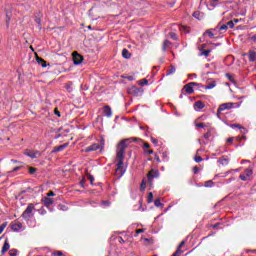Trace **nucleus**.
I'll use <instances>...</instances> for the list:
<instances>
[{
    "instance_id": "1",
    "label": "nucleus",
    "mask_w": 256,
    "mask_h": 256,
    "mask_svg": "<svg viewBox=\"0 0 256 256\" xmlns=\"http://www.w3.org/2000/svg\"><path fill=\"white\" fill-rule=\"evenodd\" d=\"M135 141V138H127L122 140L117 145L116 150V175H119V177H123L125 175V171H127V167L125 166V150L129 147L130 143H133Z\"/></svg>"
},
{
    "instance_id": "2",
    "label": "nucleus",
    "mask_w": 256,
    "mask_h": 256,
    "mask_svg": "<svg viewBox=\"0 0 256 256\" xmlns=\"http://www.w3.org/2000/svg\"><path fill=\"white\" fill-rule=\"evenodd\" d=\"M21 217L23 218L24 221L29 223L31 219L35 217V204L33 203L28 204L27 208L22 213Z\"/></svg>"
},
{
    "instance_id": "3",
    "label": "nucleus",
    "mask_w": 256,
    "mask_h": 256,
    "mask_svg": "<svg viewBox=\"0 0 256 256\" xmlns=\"http://www.w3.org/2000/svg\"><path fill=\"white\" fill-rule=\"evenodd\" d=\"M159 177V170L151 169L147 174V181L150 187H153V179H158Z\"/></svg>"
},
{
    "instance_id": "4",
    "label": "nucleus",
    "mask_w": 256,
    "mask_h": 256,
    "mask_svg": "<svg viewBox=\"0 0 256 256\" xmlns=\"http://www.w3.org/2000/svg\"><path fill=\"white\" fill-rule=\"evenodd\" d=\"M253 176V168L249 167L244 171V174L240 175L241 181H251V177Z\"/></svg>"
},
{
    "instance_id": "5",
    "label": "nucleus",
    "mask_w": 256,
    "mask_h": 256,
    "mask_svg": "<svg viewBox=\"0 0 256 256\" xmlns=\"http://www.w3.org/2000/svg\"><path fill=\"white\" fill-rule=\"evenodd\" d=\"M11 229L15 233H21V231H25V227L23 226V223H21V222H14L11 225Z\"/></svg>"
},
{
    "instance_id": "6",
    "label": "nucleus",
    "mask_w": 256,
    "mask_h": 256,
    "mask_svg": "<svg viewBox=\"0 0 256 256\" xmlns=\"http://www.w3.org/2000/svg\"><path fill=\"white\" fill-rule=\"evenodd\" d=\"M72 59L74 61V65H81V63H83V56H81L78 52L72 53Z\"/></svg>"
},
{
    "instance_id": "7",
    "label": "nucleus",
    "mask_w": 256,
    "mask_h": 256,
    "mask_svg": "<svg viewBox=\"0 0 256 256\" xmlns=\"http://www.w3.org/2000/svg\"><path fill=\"white\" fill-rule=\"evenodd\" d=\"M235 105V103H224L221 104L218 108V113H221L223 111H227L229 109H233V106Z\"/></svg>"
},
{
    "instance_id": "8",
    "label": "nucleus",
    "mask_w": 256,
    "mask_h": 256,
    "mask_svg": "<svg viewBox=\"0 0 256 256\" xmlns=\"http://www.w3.org/2000/svg\"><path fill=\"white\" fill-rule=\"evenodd\" d=\"M98 149H101V145L99 143H94L88 147L85 148V153H91V151H97Z\"/></svg>"
},
{
    "instance_id": "9",
    "label": "nucleus",
    "mask_w": 256,
    "mask_h": 256,
    "mask_svg": "<svg viewBox=\"0 0 256 256\" xmlns=\"http://www.w3.org/2000/svg\"><path fill=\"white\" fill-rule=\"evenodd\" d=\"M9 249H11V245L9 244V239L6 238L1 250L2 255H5Z\"/></svg>"
},
{
    "instance_id": "10",
    "label": "nucleus",
    "mask_w": 256,
    "mask_h": 256,
    "mask_svg": "<svg viewBox=\"0 0 256 256\" xmlns=\"http://www.w3.org/2000/svg\"><path fill=\"white\" fill-rule=\"evenodd\" d=\"M183 91L188 93V95L195 93V89L193 88V85L191 83L186 84L183 88Z\"/></svg>"
},
{
    "instance_id": "11",
    "label": "nucleus",
    "mask_w": 256,
    "mask_h": 256,
    "mask_svg": "<svg viewBox=\"0 0 256 256\" xmlns=\"http://www.w3.org/2000/svg\"><path fill=\"white\" fill-rule=\"evenodd\" d=\"M205 108V104H203L202 101H197L194 103V109L195 111H201V109Z\"/></svg>"
},
{
    "instance_id": "12",
    "label": "nucleus",
    "mask_w": 256,
    "mask_h": 256,
    "mask_svg": "<svg viewBox=\"0 0 256 256\" xmlns=\"http://www.w3.org/2000/svg\"><path fill=\"white\" fill-rule=\"evenodd\" d=\"M183 245H185V241H182V242L179 244V246H178L176 252H175L172 256H179V255L183 254V252L181 251V249L183 248Z\"/></svg>"
},
{
    "instance_id": "13",
    "label": "nucleus",
    "mask_w": 256,
    "mask_h": 256,
    "mask_svg": "<svg viewBox=\"0 0 256 256\" xmlns=\"http://www.w3.org/2000/svg\"><path fill=\"white\" fill-rule=\"evenodd\" d=\"M103 111H104V115H105L106 117H111V116L113 115V112H112V110H111V107H109V106H105V107L103 108Z\"/></svg>"
},
{
    "instance_id": "14",
    "label": "nucleus",
    "mask_w": 256,
    "mask_h": 256,
    "mask_svg": "<svg viewBox=\"0 0 256 256\" xmlns=\"http://www.w3.org/2000/svg\"><path fill=\"white\" fill-rule=\"evenodd\" d=\"M25 155H27V157H30L31 159H37V156L39 155V152H32V151H27L25 152Z\"/></svg>"
},
{
    "instance_id": "15",
    "label": "nucleus",
    "mask_w": 256,
    "mask_h": 256,
    "mask_svg": "<svg viewBox=\"0 0 256 256\" xmlns=\"http://www.w3.org/2000/svg\"><path fill=\"white\" fill-rule=\"evenodd\" d=\"M248 59L250 62L255 61L256 59V52L254 50H249L248 52Z\"/></svg>"
},
{
    "instance_id": "16",
    "label": "nucleus",
    "mask_w": 256,
    "mask_h": 256,
    "mask_svg": "<svg viewBox=\"0 0 256 256\" xmlns=\"http://www.w3.org/2000/svg\"><path fill=\"white\" fill-rule=\"evenodd\" d=\"M67 147H69V144H62L54 149V153H59V151H63V149H67Z\"/></svg>"
},
{
    "instance_id": "17",
    "label": "nucleus",
    "mask_w": 256,
    "mask_h": 256,
    "mask_svg": "<svg viewBox=\"0 0 256 256\" xmlns=\"http://www.w3.org/2000/svg\"><path fill=\"white\" fill-rule=\"evenodd\" d=\"M122 57L124 59H131V53H129V50H127L126 48H124L122 50Z\"/></svg>"
},
{
    "instance_id": "18",
    "label": "nucleus",
    "mask_w": 256,
    "mask_h": 256,
    "mask_svg": "<svg viewBox=\"0 0 256 256\" xmlns=\"http://www.w3.org/2000/svg\"><path fill=\"white\" fill-rule=\"evenodd\" d=\"M171 47V42L169 40H165L162 45V51H167Z\"/></svg>"
},
{
    "instance_id": "19",
    "label": "nucleus",
    "mask_w": 256,
    "mask_h": 256,
    "mask_svg": "<svg viewBox=\"0 0 256 256\" xmlns=\"http://www.w3.org/2000/svg\"><path fill=\"white\" fill-rule=\"evenodd\" d=\"M218 163H220V165H229V158L222 157L218 159Z\"/></svg>"
},
{
    "instance_id": "20",
    "label": "nucleus",
    "mask_w": 256,
    "mask_h": 256,
    "mask_svg": "<svg viewBox=\"0 0 256 256\" xmlns=\"http://www.w3.org/2000/svg\"><path fill=\"white\" fill-rule=\"evenodd\" d=\"M44 205L45 207H50V205H53V199L49 197L44 198Z\"/></svg>"
},
{
    "instance_id": "21",
    "label": "nucleus",
    "mask_w": 256,
    "mask_h": 256,
    "mask_svg": "<svg viewBox=\"0 0 256 256\" xmlns=\"http://www.w3.org/2000/svg\"><path fill=\"white\" fill-rule=\"evenodd\" d=\"M147 189V178H143L142 183L140 185V191H145Z\"/></svg>"
},
{
    "instance_id": "22",
    "label": "nucleus",
    "mask_w": 256,
    "mask_h": 256,
    "mask_svg": "<svg viewBox=\"0 0 256 256\" xmlns=\"http://www.w3.org/2000/svg\"><path fill=\"white\" fill-rule=\"evenodd\" d=\"M36 61L39 65H41V67H47V62L43 60V58H36Z\"/></svg>"
},
{
    "instance_id": "23",
    "label": "nucleus",
    "mask_w": 256,
    "mask_h": 256,
    "mask_svg": "<svg viewBox=\"0 0 256 256\" xmlns=\"http://www.w3.org/2000/svg\"><path fill=\"white\" fill-rule=\"evenodd\" d=\"M203 89H215V87H217V83L215 81H213L212 83L206 85V86H202Z\"/></svg>"
},
{
    "instance_id": "24",
    "label": "nucleus",
    "mask_w": 256,
    "mask_h": 256,
    "mask_svg": "<svg viewBox=\"0 0 256 256\" xmlns=\"http://www.w3.org/2000/svg\"><path fill=\"white\" fill-rule=\"evenodd\" d=\"M193 17H194L195 19L201 20V19H203V13H201V12H199V11H196V12L193 13Z\"/></svg>"
},
{
    "instance_id": "25",
    "label": "nucleus",
    "mask_w": 256,
    "mask_h": 256,
    "mask_svg": "<svg viewBox=\"0 0 256 256\" xmlns=\"http://www.w3.org/2000/svg\"><path fill=\"white\" fill-rule=\"evenodd\" d=\"M176 71V68L172 66L169 70L166 72V76L169 77V75H173Z\"/></svg>"
},
{
    "instance_id": "26",
    "label": "nucleus",
    "mask_w": 256,
    "mask_h": 256,
    "mask_svg": "<svg viewBox=\"0 0 256 256\" xmlns=\"http://www.w3.org/2000/svg\"><path fill=\"white\" fill-rule=\"evenodd\" d=\"M218 31H227L229 28L227 26V24H223L221 26L217 27Z\"/></svg>"
},
{
    "instance_id": "27",
    "label": "nucleus",
    "mask_w": 256,
    "mask_h": 256,
    "mask_svg": "<svg viewBox=\"0 0 256 256\" xmlns=\"http://www.w3.org/2000/svg\"><path fill=\"white\" fill-rule=\"evenodd\" d=\"M139 85H141V87H145V85H149V80L142 79L139 81Z\"/></svg>"
},
{
    "instance_id": "28",
    "label": "nucleus",
    "mask_w": 256,
    "mask_h": 256,
    "mask_svg": "<svg viewBox=\"0 0 256 256\" xmlns=\"http://www.w3.org/2000/svg\"><path fill=\"white\" fill-rule=\"evenodd\" d=\"M214 185L213 180H208L205 182L204 187H213Z\"/></svg>"
},
{
    "instance_id": "29",
    "label": "nucleus",
    "mask_w": 256,
    "mask_h": 256,
    "mask_svg": "<svg viewBox=\"0 0 256 256\" xmlns=\"http://www.w3.org/2000/svg\"><path fill=\"white\" fill-rule=\"evenodd\" d=\"M211 131H212V129H209V130L204 134V139H207V140L211 139Z\"/></svg>"
},
{
    "instance_id": "30",
    "label": "nucleus",
    "mask_w": 256,
    "mask_h": 256,
    "mask_svg": "<svg viewBox=\"0 0 256 256\" xmlns=\"http://www.w3.org/2000/svg\"><path fill=\"white\" fill-rule=\"evenodd\" d=\"M180 31L182 33H189V27H187V26H180Z\"/></svg>"
},
{
    "instance_id": "31",
    "label": "nucleus",
    "mask_w": 256,
    "mask_h": 256,
    "mask_svg": "<svg viewBox=\"0 0 256 256\" xmlns=\"http://www.w3.org/2000/svg\"><path fill=\"white\" fill-rule=\"evenodd\" d=\"M219 0H210V7H212L214 9V7H217V5H219L217 2Z\"/></svg>"
},
{
    "instance_id": "32",
    "label": "nucleus",
    "mask_w": 256,
    "mask_h": 256,
    "mask_svg": "<svg viewBox=\"0 0 256 256\" xmlns=\"http://www.w3.org/2000/svg\"><path fill=\"white\" fill-rule=\"evenodd\" d=\"M154 205H155V207H163V203H161L160 199H156L154 201Z\"/></svg>"
},
{
    "instance_id": "33",
    "label": "nucleus",
    "mask_w": 256,
    "mask_h": 256,
    "mask_svg": "<svg viewBox=\"0 0 256 256\" xmlns=\"http://www.w3.org/2000/svg\"><path fill=\"white\" fill-rule=\"evenodd\" d=\"M18 253H19V251H17V249H11L9 251V255L10 256H17Z\"/></svg>"
},
{
    "instance_id": "34",
    "label": "nucleus",
    "mask_w": 256,
    "mask_h": 256,
    "mask_svg": "<svg viewBox=\"0 0 256 256\" xmlns=\"http://www.w3.org/2000/svg\"><path fill=\"white\" fill-rule=\"evenodd\" d=\"M7 227V222H4L0 225V235L5 231V228Z\"/></svg>"
},
{
    "instance_id": "35",
    "label": "nucleus",
    "mask_w": 256,
    "mask_h": 256,
    "mask_svg": "<svg viewBox=\"0 0 256 256\" xmlns=\"http://www.w3.org/2000/svg\"><path fill=\"white\" fill-rule=\"evenodd\" d=\"M147 203H153V192H150V193L148 194Z\"/></svg>"
},
{
    "instance_id": "36",
    "label": "nucleus",
    "mask_w": 256,
    "mask_h": 256,
    "mask_svg": "<svg viewBox=\"0 0 256 256\" xmlns=\"http://www.w3.org/2000/svg\"><path fill=\"white\" fill-rule=\"evenodd\" d=\"M209 53H211L210 49L202 51L201 55H203L204 57H209Z\"/></svg>"
},
{
    "instance_id": "37",
    "label": "nucleus",
    "mask_w": 256,
    "mask_h": 256,
    "mask_svg": "<svg viewBox=\"0 0 256 256\" xmlns=\"http://www.w3.org/2000/svg\"><path fill=\"white\" fill-rule=\"evenodd\" d=\"M226 25H227V27H228L229 29H233V27H235V23H233V20L227 22Z\"/></svg>"
},
{
    "instance_id": "38",
    "label": "nucleus",
    "mask_w": 256,
    "mask_h": 256,
    "mask_svg": "<svg viewBox=\"0 0 256 256\" xmlns=\"http://www.w3.org/2000/svg\"><path fill=\"white\" fill-rule=\"evenodd\" d=\"M35 21H36V23H37V25H38V28L39 29H43V27L41 26V18H35Z\"/></svg>"
},
{
    "instance_id": "39",
    "label": "nucleus",
    "mask_w": 256,
    "mask_h": 256,
    "mask_svg": "<svg viewBox=\"0 0 256 256\" xmlns=\"http://www.w3.org/2000/svg\"><path fill=\"white\" fill-rule=\"evenodd\" d=\"M205 35H208V37H214L215 36V34L213 33V31H211V30H207L206 32H205Z\"/></svg>"
},
{
    "instance_id": "40",
    "label": "nucleus",
    "mask_w": 256,
    "mask_h": 256,
    "mask_svg": "<svg viewBox=\"0 0 256 256\" xmlns=\"http://www.w3.org/2000/svg\"><path fill=\"white\" fill-rule=\"evenodd\" d=\"M20 169H23V166H16L10 173H15L17 171H20Z\"/></svg>"
},
{
    "instance_id": "41",
    "label": "nucleus",
    "mask_w": 256,
    "mask_h": 256,
    "mask_svg": "<svg viewBox=\"0 0 256 256\" xmlns=\"http://www.w3.org/2000/svg\"><path fill=\"white\" fill-rule=\"evenodd\" d=\"M52 256H63V252H61V251H54L52 253Z\"/></svg>"
},
{
    "instance_id": "42",
    "label": "nucleus",
    "mask_w": 256,
    "mask_h": 256,
    "mask_svg": "<svg viewBox=\"0 0 256 256\" xmlns=\"http://www.w3.org/2000/svg\"><path fill=\"white\" fill-rule=\"evenodd\" d=\"M194 160L196 163H201V161H203V158L201 156H196Z\"/></svg>"
},
{
    "instance_id": "43",
    "label": "nucleus",
    "mask_w": 256,
    "mask_h": 256,
    "mask_svg": "<svg viewBox=\"0 0 256 256\" xmlns=\"http://www.w3.org/2000/svg\"><path fill=\"white\" fill-rule=\"evenodd\" d=\"M230 127L232 128V129H243V127H241V126H239L238 124H231L230 125Z\"/></svg>"
},
{
    "instance_id": "44",
    "label": "nucleus",
    "mask_w": 256,
    "mask_h": 256,
    "mask_svg": "<svg viewBox=\"0 0 256 256\" xmlns=\"http://www.w3.org/2000/svg\"><path fill=\"white\" fill-rule=\"evenodd\" d=\"M190 85H192V87H203V85H201L197 82H190Z\"/></svg>"
},
{
    "instance_id": "45",
    "label": "nucleus",
    "mask_w": 256,
    "mask_h": 256,
    "mask_svg": "<svg viewBox=\"0 0 256 256\" xmlns=\"http://www.w3.org/2000/svg\"><path fill=\"white\" fill-rule=\"evenodd\" d=\"M196 127H198L199 129H205V124L204 123H198V124H196Z\"/></svg>"
},
{
    "instance_id": "46",
    "label": "nucleus",
    "mask_w": 256,
    "mask_h": 256,
    "mask_svg": "<svg viewBox=\"0 0 256 256\" xmlns=\"http://www.w3.org/2000/svg\"><path fill=\"white\" fill-rule=\"evenodd\" d=\"M36 171H37V169L34 168V167H30V168H29V173H30V175H33V173H35Z\"/></svg>"
},
{
    "instance_id": "47",
    "label": "nucleus",
    "mask_w": 256,
    "mask_h": 256,
    "mask_svg": "<svg viewBox=\"0 0 256 256\" xmlns=\"http://www.w3.org/2000/svg\"><path fill=\"white\" fill-rule=\"evenodd\" d=\"M88 179H89L91 185H93V181H95V177H93V175H89Z\"/></svg>"
},
{
    "instance_id": "48",
    "label": "nucleus",
    "mask_w": 256,
    "mask_h": 256,
    "mask_svg": "<svg viewBox=\"0 0 256 256\" xmlns=\"http://www.w3.org/2000/svg\"><path fill=\"white\" fill-rule=\"evenodd\" d=\"M226 77H227V79H229V81H231L232 83L235 81V80L233 79V76H232L231 74H226Z\"/></svg>"
},
{
    "instance_id": "49",
    "label": "nucleus",
    "mask_w": 256,
    "mask_h": 256,
    "mask_svg": "<svg viewBox=\"0 0 256 256\" xmlns=\"http://www.w3.org/2000/svg\"><path fill=\"white\" fill-rule=\"evenodd\" d=\"M151 142L153 143V145L157 146L159 141L155 138H151Z\"/></svg>"
},
{
    "instance_id": "50",
    "label": "nucleus",
    "mask_w": 256,
    "mask_h": 256,
    "mask_svg": "<svg viewBox=\"0 0 256 256\" xmlns=\"http://www.w3.org/2000/svg\"><path fill=\"white\" fill-rule=\"evenodd\" d=\"M193 173H194L195 175H197V173H199V167L195 166V167L193 168Z\"/></svg>"
},
{
    "instance_id": "51",
    "label": "nucleus",
    "mask_w": 256,
    "mask_h": 256,
    "mask_svg": "<svg viewBox=\"0 0 256 256\" xmlns=\"http://www.w3.org/2000/svg\"><path fill=\"white\" fill-rule=\"evenodd\" d=\"M144 232H145L144 229H138V230H136V235H135V237H137V235H139V233H144Z\"/></svg>"
},
{
    "instance_id": "52",
    "label": "nucleus",
    "mask_w": 256,
    "mask_h": 256,
    "mask_svg": "<svg viewBox=\"0 0 256 256\" xmlns=\"http://www.w3.org/2000/svg\"><path fill=\"white\" fill-rule=\"evenodd\" d=\"M47 196L48 197H55V192L50 191V192H48Z\"/></svg>"
},
{
    "instance_id": "53",
    "label": "nucleus",
    "mask_w": 256,
    "mask_h": 256,
    "mask_svg": "<svg viewBox=\"0 0 256 256\" xmlns=\"http://www.w3.org/2000/svg\"><path fill=\"white\" fill-rule=\"evenodd\" d=\"M145 153H147L148 155H153V150H145Z\"/></svg>"
},
{
    "instance_id": "54",
    "label": "nucleus",
    "mask_w": 256,
    "mask_h": 256,
    "mask_svg": "<svg viewBox=\"0 0 256 256\" xmlns=\"http://www.w3.org/2000/svg\"><path fill=\"white\" fill-rule=\"evenodd\" d=\"M233 137H230V138H228L226 141H227V143H233Z\"/></svg>"
},
{
    "instance_id": "55",
    "label": "nucleus",
    "mask_w": 256,
    "mask_h": 256,
    "mask_svg": "<svg viewBox=\"0 0 256 256\" xmlns=\"http://www.w3.org/2000/svg\"><path fill=\"white\" fill-rule=\"evenodd\" d=\"M80 186L83 188L85 187V180L80 181Z\"/></svg>"
},
{
    "instance_id": "56",
    "label": "nucleus",
    "mask_w": 256,
    "mask_h": 256,
    "mask_svg": "<svg viewBox=\"0 0 256 256\" xmlns=\"http://www.w3.org/2000/svg\"><path fill=\"white\" fill-rule=\"evenodd\" d=\"M144 148H145V149H149V144H148V143H145V144H144Z\"/></svg>"
},
{
    "instance_id": "57",
    "label": "nucleus",
    "mask_w": 256,
    "mask_h": 256,
    "mask_svg": "<svg viewBox=\"0 0 256 256\" xmlns=\"http://www.w3.org/2000/svg\"><path fill=\"white\" fill-rule=\"evenodd\" d=\"M190 77H193L194 79H197V74H191Z\"/></svg>"
},
{
    "instance_id": "58",
    "label": "nucleus",
    "mask_w": 256,
    "mask_h": 256,
    "mask_svg": "<svg viewBox=\"0 0 256 256\" xmlns=\"http://www.w3.org/2000/svg\"><path fill=\"white\" fill-rule=\"evenodd\" d=\"M233 21V23L235 24V23H239V19H234V20H232Z\"/></svg>"
},
{
    "instance_id": "59",
    "label": "nucleus",
    "mask_w": 256,
    "mask_h": 256,
    "mask_svg": "<svg viewBox=\"0 0 256 256\" xmlns=\"http://www.w3.org/2000/svg\"><path fill=\"white\" fill-rule=\"evenodd\" d=\"M171 38H172V39H177V36H176L175 34H172V35H171Z\"/></svg>"
},
{
    "instance_id": "60",
    "label": "nucleus",
    "mask_w": 256,
    "mask_h": 256,
    "mask_svg": "<svg viewBox=\"0 0 256 256\" xmlns=\"http://www.w3.org/2000/svg\"><path fill=\"white\" fill-rule=\"evenodd\" d=\"M247 162H248V160H242L241 165H243L244 163H247Z\"/></svg>"
},
{
    "instance_id": "61",
    "label": "nucleus",
    "mask_w": 256,
    "mask_h": 256,
    "mask_svg": "<svg viewBox=\"0 0 256 256\" xmlns=\"http://www.w3.org/2000/svg\"><path fill=\"white\" fill-rule=\"evenodd\" d=\"M11 161H12V163H21V162H19L17 160H11Z\"/></svg>"
},
{
    "instance_id": "62",
    "label": "nucleus",
    "mask_w": 256,
    "mask_h": 256,
    "mask_svg": "<svg viewBox=\"0 0 256 256\" xmlns=\"http://www.w3.org/2000/svg\"><path fill=\"white\" fill-rule=\"evenodd\" d=\"M56 115H58V117H61V113H59V111H56Z\"/></svg>"
},
{
    "instance_id": "63",
    "label": "nucleus",
    "mask_w": 256,
    "mask_h": 256,
    "mask_svg": "<svg viewBox=\"0 0 256 256\" xmlns=\"http://www.w3.org/2000/svg\"><path fill=\"white\" fill-rule=\"evenodd\" d=\"M119 242H120V243H123V242H124V241H123V238L120 237V238H119Z\"/></svg>"
},
{
    "instance_id": "64",
    "label": "nucleus",
    "mask_w": 256,
    "mask_h": 256,
    "mask_svg": "<svg viewBox=\"0 0 256 256\" xmlns=\"http://www.w3.org/2000/svg\"><path fill=\"white\" fill-rule=\"evenodd\" d=\"M66 89H67L68 91H71V86H68Z\"/></svg>"
}]
</instances>
